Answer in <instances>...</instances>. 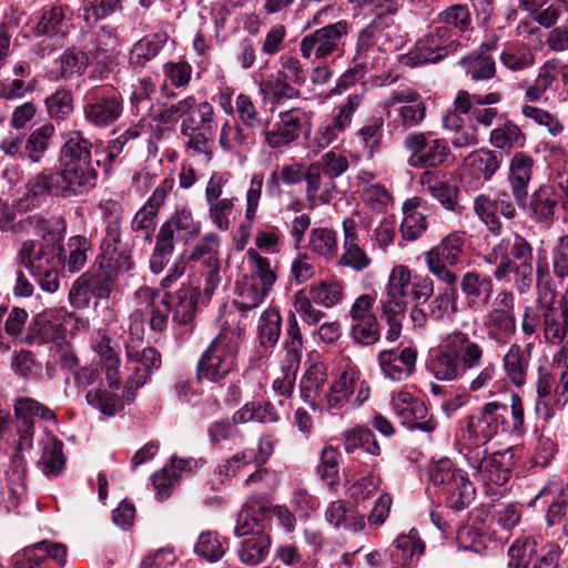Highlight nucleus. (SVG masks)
Returning a JSON list of instances; mask_svg holds the SVG:
<instances>
[{
    "mask_svg": "<svg viewBox=\"0 0 568 568\" xmlns=\"http://www.w3.org/2000/svg\"><path fill=\"white\" fill-rule=\"evenodd\" d=\"M343 447L347 454H353L357 449H363L372 456L381 454V447L374 433L364 426H355L342 434Z\"/></svg>",
    "mask_w": 568,
    "mask_h": 568,
    "instance_id": "50",
    "label": "nucleus"
},
{
    "mask_svg": "<svg viewBox=\"0 0 568 568\" xmlns=\"http://www.w3.org/2000/svg\"><path fill=\"white\" fill-rule=\"evenodd\" d=\"M18 256L20 263L32 274L43 272V267L58 263L61 258V248L28 240L21 244Z\"/></svg>",
    "mask_w": 568,
    "mask_h": 568,
    "instance_id": "30",
    "label": "nucleus"
},
{
    "mask_svg": "<svg viewBox=\"0 0 568 568\" xmlns=\"http://www.w3.org/2000/svg\"><path fill=\"white\" fill-rule=\"evenodd\" d=\"M40 445L42 450L38 463L40 469L45 476L60 475L65 465L62 442L51 435H47Z\"/></svg>",
    "mask_w": 568,
    "mask_h": 568,
    "instance_id": "46",
    "label": "nucleus"
},
{
    "mask_svg": "<svg viewBox=\"0 0 568 568\" xmlns=\"http://www.w3.org/2000/svg\"><path fill=\"white\" fill-rule=\"evenodd\" d=\"M168 39V33L163 31L143 37L133 44L130 51V63L133 67L143 68L159 54Z\"/></svg>",
    "mask_w": 568,
    "mask_h": 568,
    "instance_id": "45",
    "label": "nucleus"
},
{
    "mask_svg": "<svg viewBox=\"0 0 568 568\" xmlns=\"http://www.w3.org/2000/svg\"><path fill=\"white\" fill-rule=\"evenodd\" d=\"M292 82L282 78L278 73L270 77L260 84V89L264 98H270L276 103L296 98L298 91Z\"/></svg>",
    "mask_w": 568,
    "mask_h": 568,
    "instance_id": "64",
    "label": "nucleus"
},
{
    "mask_svg": "<svg viewBox=\"0 0 568 568\" xmlns=\"http://www.w3.org/2000/svg\"><path fill=\"white\" fill-rule=\"evenodd\" d=\"M493 276L498 282H509L513 274V285L518 294L523 295L528 293L534 284V266L532 262L529 263H510L495 265Z\"/></svg>",
    "mask_w": 568,
    "mask_h": 568,
    "instance_id": "37",
    "label": "nucleus"
},
{
    "mask_svg": "<svg viewBox=\"0 0 568 568\" xmlns=\"http://www.w3.org/2000/svg\"><path fill=\"white\" fill-rule=\"evenodd\" d=\"M459 42L450 39L445 30L437 27L420 38L414 49L399 57L403 65L415 68L426 63H436L456 51Z\"/></svg>",
    "mask_w": 568,
    "mask_h": 568,
    "instance_id": "15",
    "label": "nucleus"
},
{
    "mask_svg": "<svg viewBox=\"0 0 568 568\" xmlns=\"http://www.w3.org/2000/svg\"><path fill=\"white\" fill-rule=\"evenodd\" d=\"M193 284H183L173 297V322L179 325L192 323L196 315V306L200 302L197 290Z\"/></svg>",
    "mask_w": 568,
    "mask_h": 568,
    "instance_id": "40",
    "label": "nucleus"
},
{
    "mask_svg": "<svg viewBox=\"0 0 568 568\" xmlns=\"http://www.w3.org/2000/svg\"><path fill=\"white\" fill-rule=\"evenodd\" d=\"M459 63L475 81L491 79L496 73L495 61L489 54L473 52L460 59Z\"/></svg>",
    "mask_w": 568,
    "mask_h": 568,
    "instance_id": "62",
    "label": "nucleus"
},
{
    "mask_svg": "<svg viewBox=\"0 0 568 568\" xmlns=\"http://www.w3.org/2000/svg\"><path fill=\"white\" fill-rule=\"evenodd\" d=\"M266 508L260 505L257 509L246 504L237 515L234 534L236 537L245 538L251 534L265 532V519L260 516L264 515Z\"/></svg>",
    "mask_w": 568,
    "mask_h": 568,
    "instance_id": "60",
    "label": "nucleus"
},
{
    "mask_svg": "<svg viewBox=\"0 0 568 568\" xmlns=\"http://www.w3.org/2000/svg\"><path fill=\"white\" fill-rule=\"evenodd\" d=\"M419 199L413 197L405 201L403 205L404 217L400 224L403 239L415 241L427 230L426 216L417 211Z\"/></svg>",
    "mask_w": 568,
    "mask_h": 568,
    "instance_id": "54",
    "label": "nucleus"
},
{
    "mask_svg": "<svg viewBox=\"0 0 568 568\" xmlns=\"http://www.w3.org/2000/svg\"><path fill=\"white\" fill-rule=\"evenodd\" d=\"M220 246L221 237L214 232H206L196 241L187 258L191 262L200 263L203 267L220 266Z\"/></svg>",
    "mask_w": 568,
    "mask_h": 568,
    "instance_id": "49",
    "label": "nucleus"
},
{
    "mask_svg": "<svg viewBox=\"0 0 568 568\" xmlns=\"http://www.w3.org/2000/svg\"><path fill=\"white\" fill-rule=\"evenodd\" d=\"M201 232V222L196 221L187 201L175 204L174 211L163 222L155 235V244L150 257V270L153 274L164 271L175 250V243H184L195 239Z\"/></svg>",
    "mask_w": 568,
    "mask_h": 568,
    "instance_id": "3",
    "label": "nucleus"
},
{
    "mask_svg": "<svg viewBox=\"0 0 568 568\" xmlns=\"http://www.w3.org/2000/svg\"><path fill=\"white\" fill-rule=\"evenodd\" d=\"M515 303L516 298L511 291L500 290L483 318L485 333L496 345H506L517 332Z\"/></svg>",
    "mask_w": 568,
    "mask_h": 568,
    "instance_id": "11",
    "label": "nucleus"
},
{
    "mask_svg": "<svg viewBox=\"0 0 568 568\" xmlns=\"http://www.w3.org/2000/svg\"><path fill=\"white\" fill-rule=\"evenodd\" d=\"M246 260L248 273L243 276L252 278L254 282L272 291L277 280V275L275 267L271 264V261L261 255L257 250L253 247L246 251Z\"/></svg>",
    "mask_w": 568,
    "mask_h": 568,
    "instance_id": "51",
    "label": "nucleus"
},
{
    "mask_svg": "<svg viewBox=\"0 0 568 568\" xmlns=\"http://www.w3.org/2000/svg\"><path fill=\"white\" fill-rule=\"evenodd\" d=\"M271 538L266 532L251 534L242 539L237 549L239 559L246 566H257L270 554Z\"/></svg>",
    "mask_w": 568,
    "mask_h": 568,
    "instance_id": "39",
    "label": "nucleus"
},
{
    "mask_svg": "<svg viewBox=\"0 0 568 568\" xmlns=\"http://www.w3.org/2000/svg\"><path fill=\"white\" fill-rule=\"evenodd\" d=\"M14 413L21 420V427L19 428L21 438L20 445L26 446L30 445L33 435L34 417H40L44 420L54 419V414L51 409L29 397H20L14 402Z\"/></svg>",
    "mask_w": 568,
    "mask_h": 568,
    "instance_id": "31",
    "label": "nucleus"
},
{
    "mask_svg": "<svg viewBox=\"0 0 568 568\" xmlns=\"http://www.w3.org/2000/svg\"><path fill=\"white\" fill-rule=\"evenodd\" d=\"M72 27V11L68 6H45L41 9L37 24L36 36L49 38H65Z\"/></svg>",
    "mask_w": 568,
    "mask_h": 568,
    "instance_id": "27",
    "label": "nucleus"
},
{
    "mask_svg": "<svg viewBox=\"0 0 568 568\" xmlns=\"http://www.w3.org/2000/svg\"><path fill=\"white\" fill-rule=\"evenodd\" d=\"M134 304L135 310L129 318V333L133 341L143 339L146 316L153 332H162L166 328L171 311L166 295H161L149 286H142L134 293Z\"/></svg>",
    "mask_w": 568,
    "mask_h": 568,
    "instance_id": "8",
    "label": "nucleus"
},
{
    "mask_svg": "<svg viewBox=\"0 0 568 568\" xmlns=\"http://www.w3.org/2000/svg\"><path fill=\"white\" fill-rule=\"evenodd\" d=\"M438 29L445 30L450 39H458L470 28V13L465 6L454 4L438 14Z\"/></svg>",
    "mask_w": 568,
    "mask_h": 568,
    "instance_id": "52",
    "label": "nucleus"
},
{
    "mask_svg": "<svg viewBox=\"0 0 568 568\" xmlns=\"http://www.w3.org/2000/svg\"><path fill=\"white\" fill-rule=\"evenodd\" d=\"M245 328L223 324L216 337L202 353L197 366L199 381L219 383L235 368L237 352L244 341Z\"/></svg>",
    "mask_w": 568,
    "mask_h": 568,
    "instance_id": "5",
    "label": "nucleus"
},
{
    "mask_svg": "<svg viewBox=\"0 0 568 568\" xmlns=\"http://www.w3.org/2000/svg\"><path fill=\"white\" fill-rule=\"evenodd\" d=\"M231 178L232 175L229 172H213L206 182L204 191L209 219L222 232L231 227L237 202L235 196H223Z\"/></svg>",
    "mask_w": 568,
    "mask_h": 568,
    "instance_id": "13",
    "label": "nucleus"
},
{
    "mask_svg": "<svg viewBox=\"0 0 568 568\" xmlns=\"http://www.w3.org/2000/svg\"><path fill=\"white\" fill-rule=\"evenodd\" d=\"M493 288V278L488 275L469 271L462 276L460 290L473 304H488L491 298Z\"/></svg>",
    "mask_w": 568,
    "mask_h": 568,
    "instance_id": "42",
    "label": "nucleus"
},
{
    "mask_svg": "<svg viewBox=\"0 0 568 568\" xmlns=\"http://www.w3.org/2000/svg\"><path fill=\"white\" fill-rule=\"evenodd\" d=\"M326 520L336 528L351 531H361L365 527L364 516L355 506L346 500H335L329 504L325 513Z\"/></svg>",
    "mask_w": 568,
    "mask_h": 568,
    "instance_id": "36",
    "label": "nucleus"
},
{
    "mask_svg": "<svg viewBox=\"0 0 568 568\" xmlns=\"http://www.w3.org/2000/svg\"><path fill=\"white\" fill-rule=\"evenodd\" d=\"M535 162L532 158L521 151L513 154L508 163V183L513 197L518 205L526 203L528 186L532 179Z\"/></svg>",
    "mask_w": 568,
    "mask_h": 568,
    "instance_id": "28",
    "label": "nucleus"
},
{
    "mask_svg": "<svg viewBox=\"0 0 568 568\" xmlns=\"http://www.w3.org/2000/svg\"><path fill=\"white\" fill-rule=\"evenodd\" d=\"M526 429L524 402L517 393L510 395L509 405L498 400L486 402L466 418L463 449L469 466L485 485L503 486L510 478V470L501 463V454L486 456L485 446L499 434L520 438Z\"/></svg>",
    "mask_w": 568,
    "mask_h": 568,
    "instance_id": "1",
    "label": "nucleus"
},
{
    "mask_svg": "<svg viewBox=\"0 0 568 568\" xmlns=\"http://www.w3.org/2000/svg\"><path fill=\"white\" fill-rule=\"evenodd\" d=\"M71 317L65 308H50L37 315L29 325L28 343H53L57 345L63 339L64 329L59 321Z\"/></svg>",
    "mask_w": 568,
    "mask_h": 568,
    "instance_id": "20",
    "label": "nucleus"
},
{
    "mask_svg": "<svg viewBox=\"0 0 568 568\" xmlns=\"http://www.w3.org/2000/svg\"><path fill=\"white\" fill-rule=\"evenodd\" d=\"M419 182L444 209L452 212H456L458 210V191L455 186L439 180L438 176L429 170H426L420 174Z\"/></svg>",
    "mask_w": 568,
    "mask_h": 568,
    "instance_id": "43",
    "label": "nucleus"
},
{
    "mask_svg": "<svg viewBox=\"0 0 568 568\" xmlns=\"http://www.w3.org/2000/svg\"><path fill=\"white\" fill-rule=\"evenodd\" d=\"M488 141L494 148L509 153L514 149H523L527 136L519 125L507 120L489 132Z\"/></svg>",
    "mask_w": 568,
    "mask_h": 568,
    "instance_id": "44",
    "label": "nucleus"
},
{
    "mask_svg": "<svg viewBox=\"0 0 568 568\" xmlns=\"http://www.w3.org/2000/svg\"><path fill=\"white\" fill-rule=\"evenodd\" d=\"M389 404L393 413L406 428L423 433H433L436 429L437 423L429 415L425 403L408 390L392 393Z\"/></svg>",
    "mask_w": 568,
    "mask_h": 568,
    "instance_id": "16",
    "label": "nucleus"
},
{
    "mask_svg": "<svg viewBox=\"0 0 568 568\" xmlns=\"http://www.w3.org/2000/svg\"><path fill=\"white\" fill-rule=\"evenodd\" d=\"M347 126L338 121L336 118H325L317 126L312 140L311 149L315 154L321 153L325 149L335 148L343 141V134Z\"/></svg>",
    "mask_w": 568,
    "mask_h": 568,
    "instance_id": "41",
    "label": "nucleus"
},
{
    "mask_svg": "<svg viewBox=\"0 0 568 568\" xmlns=\"http://www.w3.org/2000/svg\"><path fill=\"white\" fill-rule=\"evenodd\" d=\"M173 179H164L160 182L148 201L134 214L131 221L132 231L142 232L146 240L150 239L151 233L156 225L159 211L164 205L169 194L173 190Z\"/></svg>",
    "mask_w": 568,
    "mask_h": 568,
    "instance_id": "21",
    "label": "nucleus"
},
{
    "mask_svg": "<svg viewBox=\"0 0 568 568\" xmlns=\"http://www.w3.org/2000/svg\"><path fill=\"white\" fill-rule=\"evenodd\" d=\"M501 163V154L487 148L470 152L463 161L465 170L484 181H490L500 169Z\"/></svg>",
    "mask_w": 568,
    "mask_h": 568,
    "instance_id": "35",
    "label": "nucleus"
},
{
    "mask_svg": "<svg viewBox=\"0 0 568 568\" xmlns=\"http://www.w3.org/2000/svg\"><path fill=\"white\" fill-rule=\"evenodd\" d=\"M53 132L54 128L51 124H44L29 134L24 143V154L28 159L34 163L41 161L49 149Z\"/></svg>",
    "mask_w": 568,
    "mask_h": 568,
    "instance_id": "63",
    "label": "nucleus"
},
{
    "mask_svg": "<svg viewBox=\"0 0 568 568\" xmlns=\"http://www.w3.org/2000/svg\"><path fill=\"white\" fill-rule=\"evenodd\" d=\"M532 348L531 342L526 345L515 342L508 346L501 357L504 375L516 388H521L527 383Z\"/></svg>",
    "mask_w": 568,
    "mask_h": 568,
    "instance_id": "23",
    "label": "nucleus"
},
{
    "mask_svg": "<svg viewBox=\"0 0 568 568\" xmlns=\"http://www.w3.org/2000/svg\"><path fill=\"white\" fill-rule=\"evenodd\" d=\"M336 193V182L323 175L315 165L306 169L305 197L310 207L327 204Z\"/></svg>",
    "mask_w": 568,
    "mask_h": 568,
    "instance_id": "33",
    "label": "nucleus"
},
{
    "mask_svg": "<svg viewBox=\"0 0 568 568\" xmlns=\"http://www.w3.org/2000/svg\"><path fill=\"white\" fill-rule=\"evenodd\" d=\"M551 301L541 313L542 335L546 343L561 344L568 335V302L561 298L555 303V292L550 291Z\"/></svg>",
    "mask_w": 568,
    "mask_h": 568,
    "instance_id": "25",
    "label": "nucleus"
},
{
    "mask_svg": "<svg viewBox=\"0 0 568 568\" xmlns=\"http://www.w3.org/2000/svg\"><path fill=\"white\" fill-rule=\"evenodd\" d=\"M280 121L272 129H264V142L270 149H281L296 141L302 132L304 113L292 109L278 114Z\"/></svg>",
    "mask_w": 568,
    "mask_h": 568,
    "instance_id": "22",
    "label": "nucleus"
},
{
    "mask_svg": "<svg viewBox=\"0 0 568 568\" xmlns=\"http://www.w3.org/2000/svg\"><path fill=\"white\" fill-rule=\"evenodd\" d=\"M417 352L410 346L382 351L378 365L383 375L394 382L407 379L415 369Z\"/></svg>",
    "mask_w": 568,
    "mask_h": 568,
    "instance_id": "24",
    "label": "nucleus"
},
{
    "mask_svg": "<svg viewBox=\"0 0 568 568\" xmlns=\"http://www.w3.org/2000/svg\"><path fill=\"white\" fill-rule=\"evenodd\" d=\"M126 355L129 358L128 369L131 373L126 378L125 389L130 393L143 386L150 377L151 371L160 367L161 355L152 347L143 348L141 353L128 347Z\"/></svg>",
    "mask_w": 568,
    "mask_h": 568,
    "instance_id": "26",
    "label": "nucleus"
},
{
    "mask_svg": "<svg viewBox=\"0 0 568 568\" xmlns=\"http://www.w3.org/2000/svg\"><path fill=\"white\" fill-rule=\"evenodd\" d=\"M304 341L295 312H287L283 347L286 363L300 366Z\"/></svg>",
    "mask_w": 568,
    "mask_h": 568,
    "instance_id": "56",
    "label": "nucleus"
},
{
    "mask_svg": "<svg viewBox=\"0 0 568 568\" xmlns=\"http://www.w3.org/2000/svg\"><path fill=\"white\" fill-rule=\"evenodd\" d=\"M560 72V60H547L539 69L537 77L531 85L525 92L527 100L536 102L539 101L545 92L556 81Z\"/></svg>",
    "mask_w": 568,
    "mask_h": 568,
    "instance_id": "58",
    "label": "nucleus"
},
{
    "mask_svg": "<svg viewBox=\"0 0 568 568\" xmlns=\"http://www.w3.org/2000/svg\"><path fill=\"white\" fill-rule=\"evenodd\" d=\"M410 153L407 163L415 169H436L447 162L450 148L444 139L428 140L424 132H412L403 141Z\"/></svg>",
    "mask_w": 568,
    "mask_h": 568,
    "instance_id": "14",
    "label": "nucleus"
},
{
    "mask_svg": "<svg viewBox=\"0 0 568 568\" xmlns=\"http://www.w3.org/2000/svg\"><path fill=\"white\" fill-rule=\"evenodd\" d=\"M326 382L327 367L323 362L310 364L301 378V396L314 410L317 408L322 409L321 399Z\"/></svg>",
    "mask_w": 568,
    "mask_h": 568,
    "instance_id": "32",
    "label": "nucleus"
},
{
    "mask_svg": "<svg viewBox=\"0 0 568 568\" xmlns=\"http://www.w3.org/2000/svg\"><path fill=\"white\" fill-rule=\"evenodd\" d=\"M484 260L490 265L529 263L534 260V248L525 236L511 233L494 244Z\"/></svg>",
    "mask_w": 568,
    "mask_h": 568,
    "instance_id": "19",
    "label": "nucleus"
},
{
    "mask_svg": "<svg viewBox=\"0 0 568 568\" xmlns=\"http://www.w3.org/2000/svg\"><path fill=\"white\" fill-rule=\"evenodd\" d=\"M501 99L499 92L470 94L467 91H459L456 94L454 105L455 110L463 114L470 113L477 125L488 128L499 114L498 109L493 105L499 103Z\"/></svg>",
    "mask_w": 568,
    "mask_h": 568,
    "instance_id": "18",
    "label": "nucleus"
},
{
    "mask_svg": "<svg viewBox=\"0 0 568 568\" xmlns=\"http://www.w3.org/2000/svg\"><path fill=\"white\" fill-rule=\"evenodd\" d=\"M464 247V235L458 232H453L446 235L439 245L432 247L426 254L445 261L450 266H456L462 261Z\"/></svg>",
    "mask_w": 568,
    "mask_h": 568,
    "instance_id": "59",
    "label": "nucleus"
},
{
    "mask_svg": "<svg viewBox=\"0 0 568 568\" xmlns=\"http://www.w3.org/2000/svg\"><path fill=\"white\" fill-rule=\"evenodd\" d=\"M91 149L92 143L80 131H72L61 149L60 162L93 165Z\"/></svg>",
    "mask_w": 568,
    "mask_h": 568,
    "instance_id": "48",
    "label": "nucleus"
},
{
    "mask_svg": "<svg viewBox=\"0 0 568 568\" xmlns=\"http://www.w3.org/2000/svg\"><path fill=\"white\" fill-rule=\"evenodd\" d=\"M60 172L39 174L31 183L27 200L31 199L32 205H39L37 196L51 194L54 196L70 197L87 193L95 185L98 173L93 165L61 162Z\"/></svg>",
    "mask_w": 568,
    "mask_h": 568,
    "instance_id": "6",
    "label": "nucleus"
},
{
    "mask_svg": "<svg viewBox=\"0 0 568 568\" xmlns=\"http://www.w3.org/2000/svg\"><path fill=\"white\" fill-rule=\"evenodd\" d=\"M58 77L64 81L82 77L89 65L88 54L75 48H67L55 61Z\"/></svg>",
    "mask_w": 568,
    "mask_h": 568,
    "instance_id": "53",
    "label": "nucleus"
},
{
    "mask_svg": "<svg viewBox=\"0 0 568 568\" xmlns=\"http://www.w3.org/2000/svg\"><path fill=\"white\" fill-rule=\"evenodd\" d=\"M429 479L442 487L447 507L455 511L469 507L475 499L476 489L468 475L448 458H442L430 467Z\"/></svg>",
    "mask_w": 568,
    "mask_h": 568,
    "instance_id": "9",
    "label": "nucleus"
},
{
    "mask_svg": "<svg viewBox=\"0 0 568 568\" xmlns=\"http://www.w3.org/2000/svg\"><path fill=\"white\" fill-rule=\"evenodd\" d=\"M84 121L97 129H105L116 122L123 112V100L113 90L90 89L83 98Z\"/></svg>",
    "mask_w": 568,
    "mask_h": 568,
    "instance_id": "12",
    "label": "nucleus"
},
{
    "mask_svg": "<svg viewBox=\"0 0 568 568\" xmlns=\"http://www.w3.org/2000/svg\"><path fill=\"white\" fill-rule=\"evenodd\" d=\"M306 291L313 297L316 305L333 308L344 300V285L339 281H321L311 284Z\"/></svg>",
    "mask_w": 568,
    "mask_h": 568,
    "instance_id": "57",
    "label": "nucleus"
},
{
    "mask_svg": "<svg viewBox=\"0 0 568 568\" xmlns=\"http://www.w3.org/2000/svg\"><path fill=\"white\" fill-rule=\"evenodd\" d=\"M440 342L427 363V369L435 379L458 382L483 366L485 347L468 333L455 329L443 335Z\"/></svg>",
    "mask_w": 568,
    "mask_h": 568,
    "instance_id": "2",
    "label": "nucleus"
},
{
    "mask_svg": "<svg viewBox=\"0 0 568 568\" xmlns=\"http://www.w3.org/2000/svg\"><path fill=\"white\" fill-rule=\"evenodd\" d=\"M560 192L552 184L540 185L530 196L529 210L531 217L537 223L550 224L558 202Z\"/></svg>",
    "mask_w": 568,
    "mask_h": 568,
    "instance_id": "34",
    "label": "nucleus"
},
{
    "mask_svg": "<svg viewBox=\"0 0 568 568\" xmlns=\"http://www.w3.org/2000/svg\"><path fill=\"white\" fill-rule=\"evenodd\" d=\"M371 396V387L362 377L361 371L351 364H346L332 378L329 386L324 392L321 403L322 409L332 415L344 409L362 406Z\"/></svg>",
    "mask_w": 568,
    "mask_h": 568,
    "instance_id": "7",
    "label": "nucleus"
},
{
    "mask_svg": "<svg viewBox=\"0 0 568 568\" xmlns=\"http://www.w3.org/2000/svg\"><path fill=\"white\" fill-rule=\"evenodd\" d=\"M308 247L325 260L333 258L338 252L336 233L327 227L313 229L310 234Z\"/></svg>",
    "mask_w": 568,
    "mask_h": 568,
    "instance_id": "61",
    "label": "nucleus"
},
{
    "mask_svg": "<svg viewBox=\"0 0 568 568\" xmlns=\"http://www.w3.org/2000/svg\"><path fill=\"white\" fill-rule=\"evenodd\" d=\"M271 290L254 282L252 278L242 276L236 282V297L234 304L242 312L258 307Z\"/></svg>",
    "mask_w": 568,
    "mask_h": 568,
    "instance_id": "47",
    "label": "nucleus"
},
{
    "mask_svg": "<svg viewBox=\"0 0 568 568\" xmlns=\"http://www.w3.org/2000/svg\"><path fill=\"white\" fill-rule=\"evenodd\" d=\"M348 33V22L339 20L304 36L300 52L304 59H325L338 51L342 40Z\"/></svg>",
    "mask_w": 568,
    "mask_h": 568,
    "instance_id": "17",
    "label": "nucleus"
},
{
    "mask_svg": "<svg viewBox=\"0 0 568 568\" xmlns=\"http://www.w3.org/2000/svg\"><path fill=\"white\" fill-rule=\"evenodd\" d=\"M381 108L388 124L404 131L419 125L426 116V108L420 94L409 88L392 91L381 102Z\"/></svg>",
    "mask_w": 568,
    "mask_h": 568,
    "instance_id": "10",
    "label": "nucleus"
},
{
    "mask_svg": "<svg viewBox=\"0 0 568 568\" xmlns=\"http://www.w3.org/2000/svg\"><path fill=\"white\" fill-rule=\"evenodd\" d=\"M551 366L554 373L544 366L537 368L535 412L545 422L568 404V347L561 346L554 354Z\"/></svg>",
    "mask_w": 568,
    "mask_h": 568,
    "instance_id": "4",
    "label": "nucleus"
},
{
    "mask_svg": "<svg viewBox=\"0 0 568 568\" xmlns=\"http://www.w3.org/2000/svg\"><path fill=\"white\" fill-rule=\"evenodd\" d=\"M27 221L45 244L61 248L60 243L64 237L67 229L65 220L61 215L34 214L29 216Z\"/></svg>",
    "mask_w": 568,
    "mask_h": 568,
    "instance_id": "38",
    "label": "nucleus"
},
{
    "mask_svg": "<svg viewBox=\"0 0 568 568\" xmlns=\"http://www.w3.org/2000/svg\"><path fill=\"white\" fill-rule=\"evenodd\" d=\"M282 332V316L278 307L264 310L257 323V338L261 346L274 347Z\"/></svg>",
    "mask_w": 568,
    "mask_h": 568,
    "instance_id": "55",
    "label": "nucleus"
},
{
    "mask_svg": "<svg viewBox=\"0 0 568 568\" xmlns=\"http://www.w3.org/2000/svg\"><path fill=\"white\" fill-rule=\"evenodd\" d=\"M425 546L417 529L399 534L389 549V557L394 568H409L416 564L424 554Z\"/></svg>",
    "mask_w": 568,
    "mask_h": 568,
    "instance_id": "29",
    "label": "nucleus"
}]
</instances>
